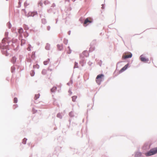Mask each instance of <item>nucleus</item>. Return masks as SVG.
<instances>
[{"label":"nucleus","instance_id":"nucleus-1","mask_svg":"<svg viewBox=\"0 0 157 157\" xmlns=\"http://www.w3.org/2000/svg\"><path fill=\"white\" fill-rule=\"evenodd\" d=\"M157 153V147L151 149L147 152L145 153V155L147 156L152 155Z\"/></svg>","mask_w":157,"mask_h":157},{"label":"nucleus","instance_id":"nucleus-2","mask_svg":"<svg viewBox=\"0 0 157 157\" xmlns=\"http://www.w3.org/2000/svg\"><path fill=\"white\" fill-rule=\"evenodd\" d=\"M104 75L102 74H99L97 75L96 78V82L99 85L100 84L102 81L104 77Z\"/></svg>","mask_w":157,"mask_h":157},{"label":"nucleus","instance_id":"nucleus-3","mask_svg":"<svg viewBox=\"0 0 157 157\" xmlns=\"http://www.w3.org/2000/svg\"><path fill=\"white\" fill-rule=\"evenodd\" d=\"M132 54L131 53H130L128 54H127L126 53H125L123 55L122 58L125 59L128 58H130L132 57Z\"/></svg>","mask_w":157,"mask_h":157},{"label":"nucleus","instance_id":"nucleus-4","mask_svg":"<svg viewBox=\"0 0 157 157\" xmlns=\"http://www.w3.org/2000/svg\"><path fill=\"white\" fill-rule=\"evenodd\" d=\"M140 60L143 62L147 63L149 61V59L148 58H146L144 57L143 55H141L140 56Z\"/></svg>","mask_w":157,"mask_h":157},{"label":"nucleus","instance_id":"nucleus-5","mask_svg":"<svg viewBox=\"0 0 157 157\" xmlns=\"http://www.w3.org/2000/svg\"><path fill=\"white\" fill-rule=\"evenodd\" d=\"M88 55V53L87 51H84L80 55V57H84L85 56L87 57Z\"/></svg>","mask_w":157,"mask_h":157},{"label":"nucleus","instance_id":"nucleus-6","mask_svg":"<svg viewBox=\"0 0 157 157\" xmlns=\"http://www.w3.org/2000/svg\"><path fill=\"white\" fill-rule=\"evenodd\" d=\"M128 64H127L124 67L122 68L119 71V73H121L124 71H125L128 67Z\"/></svg>","mask_w":157,"mask_h":157},{"label":"nucleus","instance_id":"nucleus-7","mask_svg":"<svg viewBox=\"0 0 157 157\" xmlns=\"http://www.w3.org/2000/svg\"><path fill=\"white\" fill-rule=\"evenodd\" d=\"M91 22V21H90V20H89L88 18H87L86 19L85 21H84V23H83V25H84V26H86V24L88 23H90Z\"/></svg>","mask_w":157,"mask_h":157},{"label":"nucleus","instance_id":"nucleus-8","mask_svg":"<svg viewBox=\"0 0 157 157\" xmlns=\"http://www.w3.org/2000/svg\"><path fill=\"white\" fill-rule=\"evenodd\" d=\"M77 96H74L72 97V100L73 101L75 102L76 101V99L77 98Z\"/></svg>","mask_w":157,"mask_h":157},{"label":"nucleus","instance_id":"nucleus-9","mask_svg":"<svg viewBox=\"0 0 157 157\" xmlns=\"http://www.w3.org/2000/svg\"><path fill=\"white\" fill-rule=\"evenodd\" d=\"M16 60V58L15 57H13L11 59V61L13 63H14Z\"/></svg>","mask_w":157,"mask_h":157},{"label":"nucleus","instance_id":"nucleus-10","mask_svg":"<svg viewBox=\"0 0 157 157\" xmlns=\"http://www.w3.org/2000/svg\"><path fill=\"white\" fill-rule=\"evenodd\" d=\"M39 96L40 94H36L34 98L35 100L37 99L39 97Z\"/></svg>","mask_w":157,"mask_h":157},{"label":"nucleus","instance_id":"nucleus-11","mask_svg":"<svg viewBox=\"0 0 157 157\" xmlns=\"http://www.w3.org/2000/svg\"><path fill=\"white\" fill-rule=\"evenodd\" d=\"M21 45H22L24 44L25 43V40L23 39L21 40Z\"/></svg>","mask_w":157,"mask_h":157},{"label":"nucleus","instance_id":"nucleus-12","mask_svg":"<svg viewBox=\"0 0 157 157\" xmlns=\"http://www.w3.org/2000/svg\"><path fill=\"white\" fill-rule=\"evenodd\" d=\"M50 46L49 44H47L45 47V48L47 50H48L50 49Z\"/></svg>","mask_w":157,"mask_h":157},{"label":"nucleus","instance_id":"nucleus-13","mask_svg":"<svg viewBox=\"0 0 157 157\" xmlns=\"http://www.w3.org/2000/svg\"><path fill=\"white\" fill-rule=\"evenodd\" d=\"M27 140V139L26 138H24L22 141V143L24 144H25L26 143V141Z\"/></svg>","mask_w":157,"mask_h":157},{"label":"nucleus","instance_id":"nucleus-14","mask_svg":"<svg viewBox=\"0 0 157 157\" xmlns=\"http://www.w3.org/2000/svg\"><path fill=\"white\" fill-rule=\"evenodd\" d=\"M23 29L22 28H21V29H19V30H18V32L20 33H23Z\"/></svg>","mask_w":157,"mask_h":157},{"label":"nucleus","instance_id":"nucleus-15","mask_svg":"<svg viewBox=\"0 0 157 157\" xmlns=\"http://www.w3.org/2000/svg\"><path fill=\"white\" fill-rule=\"evenodd\" d=\"M29 46L28 47V48H27V50H28V51H30L31 50V45H30V44H29Z\"/></svg>","mask_w":157,"mask_h":157},{"label":"nucleus","instance_id":"nucleus-16","mask_svg":"<svg viewBox=\"0 0 157 157\" xmlns=\"http://www.w3.org/2000/svg\"><path fill=\"white\" fill-rule=\"evenodd\" d=\"M56 89V87H54L51 89V90L52 92H53Z\"/></svg>","mask_w":157,"mask_h":157},{"label":"nucleus","instance_id":"nucleus-17","mask_svg":"<svg viewBox=\"0 0 157 157\" xmlns=\"http://www.w3.org/2000/svg\"><path fill=\"white\" fill-rule=\"evenodd\" d=\"M14 103H17V98H15L14 99Z\"/></svg>","mask_w":157,"mask_h":157},{"label":"nucleus","instance_id":"nucleus-18","mask_svg":"<svg viewBox=\"0 0 157 157\" xmlns=\"http://www.w3.org/2000/svg\"><path fill=\"white\" fill-rule=\"evenodd\" d=\"M141 154L140 152H137L136 154V156H140L141 155Z\"/></svg>","mask_w":157,"mask_h":157},{"label":"nucleus","instance_id":"nucleus-19","mask_svg":"<svg viewBox=\"0 0 157 157\" xmlns=\"http://www.w3.org/2000/svg\"><path fill=\"white\" fill-rule=\"evenodd\" d=\"M35 54L33 52L31 56V57L33 59L35 57Z\"/></svg>","mask_w":157,"mask_h":157},{"label":"nucleus","instance_id":"nucleus-20","mask_svg":"<svg viewBox=\"0 0 157 157\" xmlns=\"http://www.w3.org/2000/svg\"><path fill=\"white\" fill-rule=\"evenodd\" d=\"M57 117H59L60 118H61V114L60 113L58 114H57Z\"/></svg>","mask_w":157,"mask_h":157},{"label":"nucleus","instance_id":"nucleus-21","mask_svg":"<svg viewBox=\"0 0 157 157\" xmlns=\"http://www.w3.org/2000/svg\"><path fill=\"white\" fill-rule=\"evenodd\" d=\"M49 59L48 60V61H45L44 62V63L45 65H46L48 63V62L49 61Z\"/></svg>","mask_w":157,"mask_h":157},{"label":"nucleus","instance_id":"nucleus-22","mask_svg":"<svg viewBox=\"0 0 157 157\" xmlns=\"http://www.w3.org/2000/svg\"><path fill=\"white\" fill-rule=\"evenodd\" d=\"M24 5H25V6H27V5H28V4H27V2H25V4H24Z\"/></svg>","mask_w":157,"mask_h":157},{"label":"nucleus","instance_id":"nucleus-23","mask_svg":"<svg viewBox=\"0 0 157 157\" xmlns=\"http://www.w3.org/2000/svg\"><path fill=\"white\" fill-rule=\"evenodd\" d=\"M22 0H19V4L21 3L22 2Z\"/></svg>","mask_w":157,"mask_h":157},{"label":"nucleus","instance_id":"nucleus-24","mask_svg":"<svg viewBox=\"0 0 157 157\" xmlns=\"http://www.w3.org/2000/svg\"><path fill=\"white\" fill-rule=\"evenodd\" d=\"M69 92L70 94H72V92L70 90H69Z\"/></svg>","mask_w":157,"mask_h":157},{"label":"nucleus","instance_id":"nucleus-25","mask_svg":"<svg viewBox=\"0 0 157 157\" xmlns=\"http://www.w3.org/2000/svg\"><path fill=\"white\" fill-rule=\"evenodd\" d=\"M44 3L45 5H46V4H47V3H46V1H45V2H44Z\"/></svg>","mask_w":157,"mask_h":157},{"label":"nucleus","instance_id":"nucleus-26","mask_svg":"<svg viewBox=\"0 0 157 157\" xmlns=\"http://www.w3.org/2000/svg\"><path fill=\"white\" fill-rule=\"evenodd\" d=\"M62 46H61V48L60 49V50H62Z\"/></svg>","mask_w":157,"mask_h":157},{"label":"nucleus","instance_id":"nucleus-27","mask_svg":"<svg viewBox=\"0 0 157 157\" xmlns=\"http://www.w3.org/2000/svg\"><path fill=\"white\" fill-rule=\"evenodd\" d=\"M73 2H75V0H72Z\"/></svg>","mask_w":157,"mask_h":157},{"label":"nucleus","instance_id":"nucleus-28","mask_svg":"<svg viewBox=\"0 0 157 157\" xmlns=\"http://www.w3.org/2000/svg\"><path fill=\"white\" fill-rule=\"evenodd\" d=\"M33 75H34V74L33 75H31V76H33Z\"/></svg>","mask_w":157,"mask_h":157},{"label":"nucleus","instance_id":"nucleus-29","mask_svg":"<svg viewBox=\"0 0 157 157\" xmlns=\"http://www.w3.org/2000/svg\"><path fill=\"white\" fill-rule=\"evenodd\" d=\"M59 46V45H58V47Z\"/></svg>","mask_w":157,"mask_h":157}]
</instances>
